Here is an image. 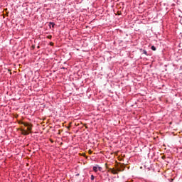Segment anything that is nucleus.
Segmentation results:
<instances>
[{"label":"nucleus","instance_id":"obj_1","mask_svg":"<svg viewBox=\"0 0 182 182\" xmlns=\"http://www.w3.org/2000/svg\"><path fill=\"white\" fill-rule=\"evenodd\" d=\"M22 124H23V126L27 127V130L28 132H31V130H32V125L31 124L26 123V122H22Z\"/></svg>","mask_w":182,"mask_h":182},{"label":"nucleus","instance_id":"obj_2","mask_svg":"<svg viewBox=\"0 0 182 182\" xmlns=\"http://www.w3.org/2000/svg\"><path fill=\"white\" fill-rule=\"evenodd\" d=\"M21 132H22L21 133H22V134H23V136H28V134H29V132H28L25 129H22Z\"/></svg>","mask_w":182,"mask_h":182},{"label":"nucleus","instance_id":"obj_3","mask_svg":"<svg viewBox=\"0 0 182 182\" xmlns=\"http://www.w3.org/2000/svg\"><path fill=\"white\" fill-rule=\"evenodd\" d=\"M109 170H111V173H112V174H117V171L114 170V168H109Z\"/></svg>","mask_w":182,"mask_h":182},{"label":"nucleus","instance_id":"obj_4","mask_svg":"<svg viewBox=\"0 0 182 182\" xmlns=\"http://www.w3.org/2000/svg\"><path fill=\"white\" fill-rule=\"evenodd\" d=\"M93 171H94L95 173H97V166H94V167H93Z\"/></svg>","mask_w":182,"mask_h":182},{"label":"nucleus","instance_id":"obj_5","mask_svg":"<svg viewBox=\"0 0 182 182\" xmlns=\"http://www.w3.org/2000/svg\"><path fill=\"white\" fill-rule=\"evenodd\" d=\"M151 49H152V50H156V47L154 46H152L151 47Z\"/></svg>","mask_w":182,"mask_h":182},{"label":"nucleus","instance_id":"obj_6","mask_svg":"<svg viewBox=\"0 0 182 182\" xmlns=\"http://www.w3.org/2000/svg\"><path fill=\"white\" fill-rule=\"evenodd\" d=\"M143 53H144V55H147V51L146 50H143Z\"/></svg>","mask_w":182,"mask_h":182},{"label":"nucleus","instance_id":"obj_7","mask_svg":"<svg viewBox=\"0 0 182 182\" xmlns=\"http://www.w3.org/2000/svg\"><path fill=\"white\" fill-rule=\"evenodd\" d=\"M91 180L92 181L95 180V176H93V175L91 176Z\"/></svg>","mask_w":182,"mask_h":182},{"label":"nucleus","instance_id":"obj_8","mask_svg":"<svg viewBox=\"0 0 182 182\" xmlns=\"http://www.w3.org/2000/svg\"><path fill=\"white\" fill-rule=\"evenodd\" d=\"M50 25H52V27L53 28L55 26V23H50Z\"/></svg>","mask_w":182,"mask_h":182},{"label":"nucleus","instance_id":"obj_9","mask_svg":"<svg viewBox=\"0 0 182 182\" xmlns=\"http://www.w3.org/2000/svg\"><path fill=\"white\" fill-rule=\"evenodd\" d=\"M102 167H100V166H99V167H98V170H99V171H102Z\"/></svg>","mask_w":182,"mask_h":182},{"label":"nucleus","instance_id":"obj_10","mask_svg":"<svg viewBox=\"0 0 182 182\" xmlns=\"http://www.w3.org/2000/svg\"><path fill=\"white\" fill-rule=\"evenodd\" d=\"M89 154H92V151L91 150L89 151Z\"/></svg>","mask_w":182,"mask_h":182},{"label":"nucleus","instance_id":"obj_11","mask_svg":"<svg viewBox=\"0 0 182 182\" xmlns=\"http://www.w3.org/2000/svg\"><path fill=\"white\" fill-rule=\"evenodd\" d=\"M108 171L112 172V170H110V168H108Z\"/></svg>","mask_w":182,"mask_h":182},{"label":"nucleus","instance_id":"obj_12","mask_svg":"<svg viewBox=\"0 0 182 182\" xmlns=\"http://www.w3.org/2000/svg\"><path fill=\"white\" fill-rule=\"evenodd\" d=\"M105 167L106 168H107V164H105Z\"/></svg>","mask_w":182,"mask_h":182},{"label":"nucleus","instance_id":"obj_13","mask_svg":"<svg viewBox=\"0 0 182 182\" xmlns=\"http://www.w3.org/2000/svg\"><path fill=\"white\" fill-rule=\"evenodd\" d=\"M117 171H122V170H120V169H117Z\"/></svg>","mask_w":182,"mask_h":182},{"label":"nucleus","instance_id":"obj_14","mask_svg":"<svg viewBox=\"0 0 182 182\" xmlns=\"http://www.w3.org/2000/svg\"><path fill=\"white\" fill-rule=\"evenodd\" d=\"M162 159H164V156H162Z\"/></svg>","mask_w":182,"mask_h":182},{"label":"nucleus","instance_id":"obj_15","mask_svg":"<svg viewBox=\"0 0 182 182\" xmlns=\"http://www.w3.org/2000/svg\"><path fill=\"white\" fill-rule=\"evenodd\" d=\"M38 48H39V46H38Z\"/></svg>","mask_w":182,"mask_h":182}]
</instances>
